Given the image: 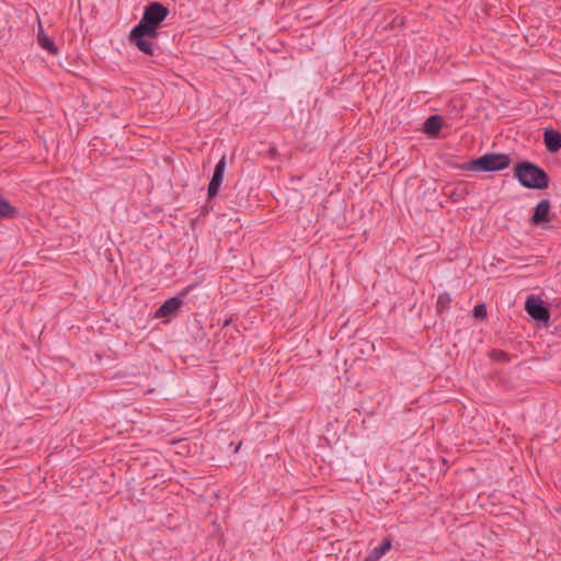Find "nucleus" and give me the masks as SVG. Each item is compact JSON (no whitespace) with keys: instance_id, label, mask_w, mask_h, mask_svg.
Listing matches in <instances>:
<instances>
[{"instance_id":"1","label":"nucleus","mask_w":561,"mask_h":561,"mask_svg":"<svg viewBox=\"0 0 561 561\" xmlns=\"http://www.w3.org/2000/svg\"><path fill=\"white\" fill-rule=\"evenodd\" d=\"M169 9L161 2H149L145 7L139 23L131 28L129 42L140 51L152 56L154 54L152 41L158 38V28L169 15Z\"/></svg>"},{"instance_id":"2","label":"nucleus","mask_w":561,"mask_h":561,"mask_svg":"<svg viewBox=\"0 0 561 561\" xmlns=\"http://www.w3.org/2000/svg\"><path fill=\"white\" fill-rule=\"evenodd\" d=\"M514 176L526 188L545 190L549 186L550 179L547 172L530 161L517 163L514 168Z\"/></svg>"},{"instance_id":"3","label":"nucleus","mask_w":561,"mask_h":561,"mask_svg":"<svg viewBox=\"0 0 561 561\" xmlns=\"http://www.w3.org/2000/svg\"><path fill=\"white\" fill-rule=\"evenodd\" d=\"M511 159L506 153L490 152L480 158L472 159L460 164L458 168L463 171L496 172L508 168Z\"/></svg>"},{"instance_id":"4","label":"nucleus","mask_w":561,"mask_h":561,"mask_svg":"<svg viewBox=\"0 0 561 561\" xmlns=\"http://www.w3.org/2000/svg\"><path fill=\"white\" fill-rule=\"evenodd\" d=\"M525 310L537 321L548 322L550 319V311L539 297L529 296L525 302Z\"/></svg>"},{"instance_id":"5","label":"nucleus","mask_w":561,"mask_h":561,"mask_svg":"<svg viewBox=\"0 0 561 561\" xmlns=\"http://www.w3.org/2000/svg\"><path fill=\"white\" fill-rule=\"evenodd\" d=\"M226 170V157L222 156L217 162L211 180L208 184V198H213L218 194L219 187L222 183L224 173Z\"/></svg>"},{"instance_id":"6","label":"nucleus","mask_w":561,"mask_h":561,"mask_svg":"<svg viewBox=\"0 0 561 561\" xmlns=\"http://www.w3.org/2000/svg\"><path fill=\"white\" fill-rule=\"evenodd\" d=\"M550 207L551 205L549 199L539 201L535 206L533 216L530 217V224L534 226H539L545 222H550Z\"/></svg>"},{"instance_id":"7","label":"nucleus","mask_w":561,"mask_h":561,"mask_svg":"<svg viewBox=\"0 0 561 561\" xmlns=\"http://www.w3.org/2000/svg\"><path fill=\"white\" fill-rule=\"evenodd\" d=\"M182 299L180 296L169 298L165 300L156 311V318H165L174 316L182 306Z\"/></svg>"},{"instance_id":"8","label":"nucleus","mask_w":561,"mask_h":561,"mask_svg":"<svg viewBox=\"0 0 561 561\" xmlns=\"http://www.w3.org/2000/svg\"><path fill=\"white\" fill-rule=\"evenodd\" d=\"M543 142L549 152H557L561 149V134L554 129H546Z\"/></svg>"},{"instance_id":"9","label":"nucleus","mask_w":561,"mask_h":561,"mask_svg":"<svg viewBox=\"0 0 561 561\" xmlns=\"http://www.w3.org/2000/svg\"><path fill=\"white\" fill-rule=\"evenodd\" d=\"M38 25H39V31H38V35H37L38 45L43 49L47 50L49 54L57 55L58 48H57L56 44L54 43V41L47 34H45L39 20H38Z\"/></svg>"},{"instance_id":"10","label":"nucleus","mask_w":561,"mask_h":561,"mask_svg":"<svg viewBox=\"0 0 561 561\" xmlns=\"http://www.w3.org/2000/svg\"><path fill=\"white\" fill-rule=\"evenodd\" d=\"M442 118L439 115H431L424 123V130L428 136H437L442 128Z\"/></svg>"},{"instance_id":"11","label":"nucleus","mask_w":561,"mask_h":561,"mask_svg":"<svg viewBox=\"0 0 561 561\" xmlns=\"http://www.w3.org/2000/svg\"><path fill=\"white\" fill-rule=\"evenodd\" d=\"M391 549V540L386 538L381 542L380 546L375 547L370 552L369 556L378 561L383 554H386Z\"/></svg>"},{"instance_id":"12","label":"nucleus","mask_w":561,"mask_h":561,"mask_svg":"<svg viewBox=\"0 0 561 561\" xmlns=\"http://www.w3.org/2000/svg\"><path fill=\"white\" fill-rule=\"evenodd\" d=\"M15 213V208L0 195V218H11Z\"/></svg>"},{"instance_id":"13","label":"nucleus","mask_w":561,"mask_h":561,"mask_svg":"<svg viewBox=\"0 0 561 561\" xmlns=\"http://www.w3.org/2000/svg\"><path fill=\"white\" fill-rule=\"evenodd\" d=\"M451 297L448 293L440 294L437 299L436 309L437 312L442 313L449 308Z\"/></svg>"},{"instance_id":"14","label":"nucleus","mask_w":561,"mask_h":561,"mask_svg":"<svg viewBox=\"0 0 561 561\" xmlns=\"http://www.w3.org/2000/svg\"><path fill=\"white\" fill-rule=\"evenodd\" d=\"M489 356H490V358H492L496 362L507 363L511 360V355L501 350H492L489 353Z\"/></svg>"},{"instance_id":"15","label":"nucleus","mask_w":561,"mask_h":561,"mask_svg":"<svg viewBox=\"0 0 561 561\" xmlns=\"http://www.w3.org/2000/svg\"><path fill=\"white\" fill-rule=\"evenodd\" d=\"M473 317L478 320H483L486 317V308L483 304L477 305L472 310Z\"/></svg>"},{"instance_id":"16","label":"nucleus","mask_w":561,"mask_h":561,"mask_svg":"<svg viewBox=\"0 0 561 561\" xmlns=\"http://www.w3.org/2000/svg\"><path fill=\"white\" fill-rule=\"evenodd\" d=\"M363 561H376L375 559H373L369 554L363 560Z\"/></svg>"}]
</instances>
